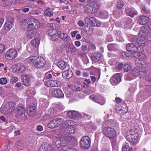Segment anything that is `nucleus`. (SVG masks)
<instances>
[{"label":"nucleus","mask_w":151,"mask_h":151,"mask_svg":"<svg viewBox=\"0 0 151 151\" xmlns=\"http://www.w3.org/2000/svg\"><path fill=\"white\" fill-rule=\"evenodd\" d=\"M84 28V30L86 31H91L93 29V27L91 24L89 23H87L86 25H85Z\"/></svg>","instance_id":"e433bc0d"},{"label":"nucleus","mask_w":151,"mask_h":151,"mask_svg":"<svg viewBox=\"0 0 151 151\" xmlns=\"http://www.w3.org/2000/svg\"><path fill=\"white\" fill-rule=\"evenodd\" d=\"M52 74L50 72H47L45 74V78L46 79H54L55 78V76L54 75L52 76Z\"/></svg>","instance_id":"a19ab883"},{"label":"nucleus","mask_w":151,"mask_h":151,"mask_svg":"<svg viewBox=\"0 0 151 151\" xmlns=\"http://www.w3.org/2000/svg\"><path fill=\"white\" fill-rule=\"evenodd\" d=\"M146 71L143 68H141L139 70V76L142 78H144L146 74Z\"/></svg>","instance_id":"a18cd8bd"},{"label":"nucleus","mask_w":151,"mask_h":151,"mask_svg":"<svg viewBox=\"0 0 151 151\" xmlns=\"http://www.w3.org/2000/svg\"><path fill=\"white\" fill-rule=\"evenodd\" d=\"M149 20L147 17L144 15L140 16L139 17V22L140 24L144 25L149 22Z\"/></svg>","instance_id":"f3484780"},{"label":"nucleus","mask_w":151,"mask_h":151,"mask_svg":"<svg viewBox=\"0 0 151 151\" xmlns=\"http://www.w3.org/2000/svg\"><path fill=\"white\" fill-rule=\"evenodd\" d=\"M15 146L19 150H20L23 148V145L20 140H18L16 142Z\"/></svg>","instance_id":"79ce46f5"},{"label":"nucleus","mask_w":151,"mask_h":151,"mask_svg":"<svg viewBox=\"0 0 151 151\" xmlns=\"http://www.w3.org/2000/svg\"><path fill=\"white\" fill-rule=\"evenodd\" d=\"M132 148L129 147L128 145H125L122 148V151H131Z\"/></svg>","instance_id":"5fc2aeb1"},{"label":"nucleus","mask_w":151,"mask_h":151,"mask_svg":"<svg viewBox=\"0 0 151 151\" xmlns=\"http://www.w3.org/2000/svg\"><path fill=\"white\" fill-rule=\"evenodd\" d=\"M22 84L26 86H28L30 84V82L29 81V78L28 77L26 76H22Z\"/></svg>","instance_id":"5701e85b"},{"label":"nucleus","mask_w":151,"mask_h":151,"mask_svg":"<svg viewBox=\"0 0 151 151\" xmlns=\"http://www.w3.org/2000/svg\"><path fill=\"white\" fill-rule=\"evenodd\" d=\"M144 61L143 60L138 59L135 61V64L137 66V68H139V69L142 68L143 66V63Z\"/></svg>","instance_id":"2f4dec72"},{"label":"nucleus","mask_w":151,"mask_h":151,"mask_svg":"<svg viewBox=\"0 0 151 151\" xmlns=\"http://www.w3.org/2000/svg\"><path fill=\"white\" fill-rule=\"evenodd\" d=\"M97 103L101 105H103L105 103V101L104 98L101 96H99V99Z\"/></svg>","instance_id":"4d7b16f0"},{"label":"nucleus","mask_w":151,"mask_h":151,"mask_svg":"<svg viewBox=\"0 0 151 151\" xmlns=\"http://www.w3.org/2000/svg\"><path fill=\"white\" fill-rule=\"evenodd\" d=\"M91 141L87 136L83 137L80 140L81 147L85 149H88L91 145Z\"/></svg>","instance_id":"20e7f679"},{"label":"nucleus","mask_w":151,"mask_h":151,"mask_svg":"<svg viewBox=\"0 0 151 151\" xmlns=\"http://www.w3.org/2000/svg\"><path fill=\"white\" fill-rule=\"evenodd\" d=\"M2 112L4 114H10L9 109L7 107L6 104L2 109Z\"/></svg>","instance_id":"c03bdc74"},{"label":"nucleus","mask_w":151,"mask_h":151,"mask_svg":"<svg viewBox=\"0 0 151 151\" xmlns=\"http://www.w3.org/2000/svg\"><path fill=\"white\" fill-rule=\"evenodd\" d=\"M56 121L55 119L51 120L47 124L48 127L50 129H54L56 128Z\"/></svg>","instance_id":"393cba45"},{"label":"nucleus","mask_w":151,"mask_h":151,"mask_svg":"<svg viewBox=\"0 0 151 151\" xmlns=\"http://www.w3.org/2000/svg\"><path fill=\"white\" fill-rule=\"evenodd\" d=\"M117 44L115 43H109L107 45V47L109 51H111L116 49L118 47Z\"/></svg>","instance_id":"bb28decb"},{"label":"nucleus","mask_w":151,"mask_h":151,"mask_svg":"<svg viewBox=\"0 0 151 151\" xmlns=\"http://www.w3.org/2000/svg\"><path fill=\"white\" fill-rule=\"evenodd\" d=\"M26 61L28 63L32 64L37 69L42 68L46 64V61L44 58L39 56L30 57L26 59Z\"/></svg>","instance_id":"f257e3e1"},{"label":"nucleus","mask_w":151,"mask_h":151,"mask_svg":"<svg viewBox=\"0 0 151 151\" xmlns=\"http://www.w3.org/2000/svg\"><path fill=\"white\" fill-rule=\"evenodd\" d=\"M17 70L20 73H22L25 70V68L23 64H20L17 66Z\"/></svg>","instance_id":"4c0bfd02"},{"label":"nucleus","mask_w":151,"mask_h":151,"mask_svg":"<svg viewBox=\"0 0 151 151\" xmlns=\"http://www.w3.org/2000/svg\"><path fill=\"white\" fill-rule=\"evenodd\" d=\"M99 7L100 5L98 3L93 1L88 3L86 6L84 11L89 14H94L99 10Z\"/></svg>","instance_id":"7ed1b4c3"},{"label":"nucleus","mask_w":151,"mask_h":151,"mask_svg":"<svg viewBox=\"0 0 151 151\" xmlns=\"http://www.w3.org/2000/svg\"><path fill=\"white\" fill-rule=\"evenodd\" d=\"M142 9L143 12L146 14H148L150 12V10L145 6H143Z\"/></svg>","instance_id":"680f3d73"},{"label":"nucleus","mask_w":151,"mask_h":151,"mask_svg":"<svg viewBox=\"0 0 151 151\" xmlns=\"http://www.w3.org/2000/svg\"><path fill=\"white\" fill-rule=\"evenodd\" d=\"M58 66L61 69L64 70L68 67V64L64 61H61L58 62Z\"/></svg>","instance_id":"b1692460"},{"label":"nucleus","mask_w":151,"mask_h":151,"mask_svg":"<svg viewBox=\"0 0 151 151\" xmlns=\"http://www.w3.org/2000/svg\"><path fill=\"white\" fill-rule=\"evenodd\" d=\"M59 32V33L58 34V37H59L64 41L67 42L70 40V37L66 33L61 31Z\"/></svg>","instance_id":"dca6fc26"},{"label":"nucleus","mask_w":151,"mask_h":151,"mask_svg":"<svg viewBox=\"0 0 151 151\" xmlns=\"http://www.w3.org/2000/svg\"><path fill=\"white\" fill-rule=\"evenodd\" d=\"M109 123L108 121H105L103 122V133L109 139H113L116 135V132L112 128L108 127Z\"/></svg>","instance_id":"f03ea898"},{"label":"nucleus","mask_w":151,"mask_h":151,"mask_svg":"<svg viewBox=\"0 0 151 151\" xmlns=\"http://www.w3.org/2000/svg\"><path fill=\"white\" fill-rule=\"evenodd\" d=\"M11 81L13 83H14L16 82L18 80V78L14 76L13 75H11Z\"/></svg>","instance_id":"052dcab7"},{"label":"nucleus","mask_w":151,"mask_h":151,"mask_svg":"<svg viewBox=\"0 0 151 151\" xmlns=\"http://www.w3.org/2000/svg\"><path fill=\"white\" fill-rule=\"evenodd\" d=\"M52 93L54 96L57 98H62L64 97L63 93L60 89L53 90Z\"/></svg>","instance_id":"2eb2a0df"},{"label":"nucleus","mask_w":151,"mask_h":151,"mask_svg":"<svg viewBox=\"0 0 151 151\" xmlns=\"http://www.w3.org/2000/svg\"><path fill=\"white\" fill-rule=\"evenodd\" d=\"M116 111L120 115L124 114H126L127 111V109L126 110H123L122 109H119L117 110Z\"/></svg>","instance_id":"864d4df0"},{"label":"nucleus","mask_w":151,"mask_h":151,"mask_svg":"<svg viewBox=\"0 0 151 151\" xmlns=\"http://www.w3.org/2000/svg\"><path fill=\"white\" fill-rule=\"evenodd\" d=\"M88 49L91 50H94L96 49L95 45L93 44H90L89 45Z\"/></svg>","instance_id":"0e129e2a"},{"label":"nucleus","mask_w":151,"mask_h":151,"mask_svg":"<svg viewBox=\"0 0 151 151\" xmlns=\"http://www.w3.org/2000/svg\"><path fill=\"white\" fill-rule=\"evenodd\" d=\"M36 107L34 105H29L27 106V112L30 116H33L35 114Z\"/></svg>","instance_id":"9d476101"},{"label":"nucleus","mask_w":151,"mask_h":151,"mask_svg":"<svg viewBox=\"0 0 151 151\" xmlns=\"http://www.w3.org/2000/svg\"><path fill=\"white\" fill-rule=\"evenodd\" d=\"M49 37L50 36H52L53 35L57 33V32L55 30L51 27H50L47 32Z\"/></svg>","instance_id":"c9c22d12"},{"label":"nucleus","mask_w":151,"mask_h":151,"mask_svg":"<svg viewBox=\"0 0 151 151\" xmlns=\"http://www.w3.org/2000/svg\"><path fill=\"white\" fill-rule=\"evenodd\" d=\"M99 96H98L96 95H92L90 96L89 97L90 99L97 103L99 99Z\"/></svg>","instance_id":"ea45409f"},{"label":"nucleus","mask_w":151,"mask_h":151,"mask_svg":"<svg viewBox=\"0 0 151 151\" xmlns=\"http://www.w3.org/2000/svg\"><path fill=\"white\" fill-rule=\"evenodd\" d=\"M7 83V80L6 78H2L0 79V84L1 85H4Z\"/></svg>","instance_id":"6e6d98bb"},{"label":"nucleus","mask_w":151,"mask_h":151,"mask_svg":"<svg viewBox=\"0 0 151 151\" xmlns=\"http://www.w3.org/2000/svg\"><path fill=\"white\" fill-rule=\"evenodd\" d=\"M96 19L94 17H91L90 18V21H91V23L94 25H95V24L96 23Z\"/></svg>","instance_id":"774afa93"},{"label":"nucleus","mask_w":151,"mask_h":151,"mask_svg":"<svg viewBox=\"0 0 151 151\" xmlns=\"http://www.w3.org/2000/svg\"><path fill=\"white\" fill-rule=\"evenodd\" d=\"M50 8H47L45 9V12H44V14L47 17H51L53 15V13L49 11L48 9H50Z\"/></svg>","instance_id":"37998d69"},{"label":"nucleus","mask_w":151,"mask_h":151,"mask_svg":"<svg viewBox=\"0 0 151 151\" xmlns=\"http://www.w3.org/2000/svg\"><path fill=\"white\" fill-rule=\"evenodd\" d=\"M70 121L68 120L66 122H65L64 124L63 125V128L66 129L68 127L71 126Z\"/></svg>","instance_id":"09e8293b"},{"label":"nucleus","mask_w":151,"mask_h":151,"mask_svg":"<svg viewBox=\"0 0 151 151\" xmlns=\"http://www.w3.org/2000/svg\"><path fill=\"white\" fill-rule=\"evenodd\" d=\"M131 66L127 64H125L124 66V69L125 72L128 71L131 69Z\"/></svg>","instance_id":"13d9d810"},{"label":"nucleus","mask_w":151,"mask_h":151,"mask_svg":"<svg viewBox=\"0 0 151 151\" xmlns=\"http://www.w3.org/2000/svg\"><path fill=\"white\" fill-rule=\"evenodd\" d=\"M73 73L70 70H68L64 71L62 74L63 78L69 79L72 77Z\"/></svg>","instance_id":"a211bd4d"},{"label":"nucleus","mask_w":151,"mask_h":151,"mask_svg":"<svg viewBox=\"0 0 151 151\" xmlns=\"http://www.w3.org/2000/svg\"><path fill=\"white\" fill-rule=\"evenodd\" d=\"M78 25L81 27H83L84 26L85 23L83 21L81 20H79L77 22Z\"/></svg>","instance_id":"e2e57ef3"},{"label":"nucleus","mask_w":151,"mask_h":151,"mask_svg":"<svg viewBox=\"0 0 151 151\" xmlns=\"http://www.w3.org/2000/svg\"><path fill=\"white\" fill-rule=\"evenodd\" d=\"M49 38L52 40L53 41L55 40L58 38V35L57 33L55 35H53L52 36H50Z\"/></svg>","instance_id":"bf43d9fd"},{"label":"nucleus","mask_w":151,"mask_h":151,"mask_svg":"<svg viewBox=\"0 0 151 151\" xmlns=\"http://www.w3.org/2000/svg\"><path fill=\"white\" fill-rule=\"evenodd\" d=\"M6 22L9 23H11L12 24H14V18L10 16H7L6 18Z\"/></svg>","instance_id":"603ef678"},{"label":"nucleus","mask_w":151,"mask_h":151,"mask_svg":"<svg viewBox=\"0 0 151 151\" xmlns=\"http://www.w3.org/2000/svg\"><path fill=\"white\" fill-rule=\"evenodd\" d=\"M17 113L20 115L24 114L25 111L24 106L22 104H19L17 106Z\"/></svg>","instance_id":"6ab92c4d"},{"label":"nucleus","mask_w":151,"mask_h":151,"mask_svg":"<svg viewBox=\"0 0 151 151\" xmlns=\"http://www.w3.org/2000/svg\"><path fill=\"white\" fill-rule=\"evenodd\" d=\"M108 14L106 11L100 12L99 13V15L102 19H106L108 17Z\"/></svg>","instance_id":"7c9ffc66"},{"label":"nucleus","mask_w":151,"mask_h":151,"mask_svg":"<svg viewBox=\"0 0 151 151\" xmlns=\"http://www.w3.org/2000/svg\"><path fill=\"white\" fill-rule=\"evenodd\" d=\"M121 78L120 73H116L111 77L110 79V82L113 85H115L121 82Z\"/></svg>","instance_id":"6e6552de"},{"label":"nucleus","mask_w":151,"mask_h":151,"mask_svg":"<svg viewBox=\"0 0 151 151\" xmlns=\"http://www.w3.org/2000/svg\"><path fill=\"white\" fill-rule=\"evenodd\" d=\"M28 30L31 31L37 29L40 26V23L37 19H33L29 21L28 25Z\"/></svg>","instance_id":"39448f33"},{"label":"nucleus","mask_w":151,"mask_h":151,"mask_svg":"<svg viewBox=\"0 0 151 151\" xmlns=\"http://www.w3.org/2000/svg\"><path fill=\"white\" fill-rule=\"evenodd\" d=\"M40 42V40L38 39H33L31 41V43L34 47H38Z\"/></svg>","instance_id":"c85d7f7f"},{"label":"nucleus","mask_w":151,"mask_h":151,"mask_svg":"<svg viewBox=\"0 0 151 151\" xmlns=\"http://www.w3.org/2000/svg\"><path fill=\"white\" fill-rule=\"evenodd\" d=\"M140 48V47L139 46L138 47L134 45V46L133 47H132V51L134 52H138L139 50V48Z\"/></svg>","instance_id":"338daca9"},{"label":"nucleus","mask_w":151,"mask_h":151,"mask_svg":"<svg viewBox=\"0 0 151 151\" xmlns=\"http://www.w3.org/2000/svg\"><path fill=\"white\" fill-rule=\"evenodd\" d=\"M124 4H125L124 1L121 0L118 1L116 3V7L118 9H122Z\"/></svg>","instance_id":"58836bf2"},{"label":"nucleus","mask_w":151,"mask_h":151,"mask_svg":"<svg viewBox=\"0 0 151 151\" xmlns=\"http://www.w3.org/2000/svg\"><path fill=\"white\" fill-rule=\"evenodd\" d=\"M101 54L100 52H96L91 56V58L94 62H97L102 58Z\"/></svg>","instance_id":"f8f14e48"},{"label":"nucleus","mask_w":151,"mask_h":151,"mask_svg":"<svg viewBox=\"0 0 151 151\" xmlns=\"http://www.w3.org/2000/svg\"><path fill=\"white\" fill-rule=\"evenodd\" d=\"M67 114L68 117L70 119H75L79 118L80 116L79 113L75 111H69Z\"/></svg>","instance_id":"9b49d317"},{"label":"nucleus","mask_w":151,"mask_h":151,"mask_svg":"<svg viewBox=\"0 0 151 151\" xmlns=\"http://www.w3.org/2000/svg\"><path fill=\"white\" fill-rule=\"evenodd\" d=\"M29 20L28 19H25L22 21L21 25L23 26V28H25L26 27L28 30V25L29 23Z\"/></svg>","instance_id":"473e14b6"},{"label":"nucleus","mask_w":151,"mask_h":151,"mask_svg":"<svg viewBox=\"0 0 151 151\" xmlns=\"http://www.w3.org/2000/svg\"><path fill=\"white\" fill-rule=\"evenodd\" d=\"M139 33L143 35H145L147 37V38L149 40H151V34L147 30L144 26H142L141 28Z\"/></svg>","instance_id":"4468645a"},{"label":"nucleus","mask_w":151,"mask_h":151,"mask_svg":"<svg viewBox=\"0 0 151 151\" xmlns=\"http://www.w3.org/2000/svg\"><path fill=\"white\" fill-rule=\"evenodd\" d=\"M14 24H12L11 23L6 22L4 25V28L7 30H9L12 27Z\"/></svg>","instance_id":"72a5a7b5"},{"label":"nucleus","mask_w":151,"mask_h":151,"mask_svg":"<svg viewBox=\"0 0 151 151\" xmlns=\"http://www.w3.org/2000/svg\"><path fill=\"white\" fill-rule=\"evenodd\" d=\"M66 142L72 145H74L77 143V140L75 137L73 136H67L66 138Z\"/></svg>","instance_id":"412c9836"},{"label":"nucleus","mask_w":151,"mask_h":151,"mask_svg":"<svg viewBox=\"0 0 151 151\" xmlns=\"http://www.w3.org/2000/svg\"><path fill=\"white\" fill-rule=\"evenodd\" d=\"M6 104L9 109L10 114L12 112L14 111L15 107V104L13 102H10L7 104Z\"/></svg>","instance_id":"a878e982"},{"label":"nucleus","mask_w":151,"mask_h":151,"mask_svg":"<svg viewBox=\"0 0 151 151\" xmlns=\"http://www.w3.org/2000/svg\"><path fill=\"white\" fill-rule=\"evenodd\" d=\"M48 83L49 84V87H58L60 85V82L57 80H54V79H52V80L48 82Z\"/></svg>","instance_id":"4be33fe9"},{"label":"nucleus","mask_w":151,"mask_h":151,"mask_svg":"<svg viewBox=\"0 0 151 151\" xmlns=\"http://www.w3.org/2000/svg\"><path fill=\"white\" fill-rule=\"evenodd\" d=\"M56 121V126L57 127H58L60 125L62 124L63 122V120L62 118H59L55 119Z\"/></svg>","instance_id":"49530a36"},{"label":"nucleus","mask_w":151,"mask_h":151,"mask_svg":"<svg viewBox=\"0 0 151 151\" xmlns=\"http://www.w3.org/2000/svg\"><path fill=\"white\" fill-rule=\"evenodd\" d=\"M35 36V34L33 32L29 31L27 34V37L28 39H32Z\"/></svg>","instance_id":"de8ad7c7"},{"label":"nucleus","mask_w":151,"mask_h":151,"mask_svg":"<svg viewBox=\"0 0 151 151\" xmlns=\"http://www.w3.org/2000/svg\"><path fill=\"white\" fill-rule=\"evenodd\" d=\"M134 46V45L133 43H129L127 45L126 47L127 50L128 52L132 51V49L133 47Z\"/></svg>","instance_id":"3c124183"},{"label":"nucleus","mask_w":151,"mask_h":151,"mask_svg":"<svg viewBox=\"0 0 151 151\" xmlns=\"http://www.w3.org/2000/svg\"><path fill=\"white\" fill-rule=\"evenodd\" d=\"M65 49L66 53L67 54H72L76 53L77 51V49L73 46L72 43H67L64 46Z\"/></svg>","instance_id":"0eeeda50"},{"label":"nucleus","mask_w":151,"mask_h":151,"mask_svg":"<svg viewBox=\"0 0 151 151\" xmlns=\"http://www.w3.org/2000/svg\"><path fill=\"white\" fill-rule=\"evenodd\" d=\"M140 69L138 68H134L131 71V73L134 76H139V74Z\"/></svg>","instance_id":"f704fd0d"},{"label":"nucleus","mask_w":151,"mask_h":151,"mask_svg":"<svg viewBox=\"0 0 151 151\" xmlns=\"http://www.w3.org/2000/svg\"><path fill=\"white\" fill-rule=\"evenodd\" d=\"M65 131L68 134H73L75 132V129L74 127L70 126L66 129Z\"/></svg>","instance_id":"c756f323"},{"label":"nucleus","mask_w":151,"mask_h":151,"mask_svg":"<svg viewBox=\"0 0 151 151\" xmlns=\"http://www.w3.org/2000/svg\"><path fill=\"white\" fill-rule=\"evenodd\" d=\"M122 54L123 57L124 58L129 57L130 56V54L129 53L125 52H123L122 53Z\"/></svg>","instance_id":"69168bd1"},{"label":"nucleus","mask_w":151,"mask_h":151,"mask_svg":"<svg viewBox=\"0 0 151 151\" xmlns=\"http://www.w3.org/2000/svg\"><path fill=\"white\" fill-rule=\"evenodd\" d=\"M17 56V51L16 50L14 49L7 51L5 55V57L6 59L9 60L13 59Z\"/></svg>","instance_id":"423d86ee"},{"label":"nucleus","mask_w":151,"mask_h":151,"mask_svg":"<svg viewBox=\"0 0 151 151\" xmlns=\"http://www.w3.org/2000/svg\"><path fill=\"white\" fill-rule=\"evenodd\" d=\"M136 41L139 45L145 46L147 43V39L143 35L139 36Z\"/></svg>","instance_id":"ddd939ff"},{"label":"nucleus","mask_w":151,"mask_h":151,"mask_svg":"<svg viewBox=\"0 0 151 151\" xmlns=\"http://www.w3.org/2000/svg\"><path fill=\"white\" fill-rule=\"evenodd\" d=\"M53 117V112H51V111L49 110L42 117V119L46 121L51 119Z\"/></svg>","instance_id":"aec40b11"},{"label":"nucleus","mask_w":151,"mask_h":151,"mask_svg":"<svg viewBox=\"0 0 151 151\" xmlns=\"http://www.w3.org/2000/svg\"><path fill=\"white\" fill-rule=\"evenodd\" d=\"M125 12L127 15L132 18L138 14L137 11L132 7H126L125 9Z\"/></svg>","instance_id":"1a4fd4ad"},{"label":"nucleus","mask_w":151,"mask_h":151,"mask_svg":"<svg viewBox=\"0 0 151 151\" xmlns=\"http://www.w3.org/2000/svg\"><path fill=\"white\" fill-rule=\"evenodd\" d=\"M50 148V146L47 144L42 145L39 149V151H47Z\"/></svg>","instance_id":"cd10ccee"},{"label":"nucleus","mask_w":151,"mask_h":151,"mask_svg":"<svg viewBox=\"0 0 151 151\" xmlns=\"http://www.w3.org/2000/svg\"><path fill=\"white\" fill-rule=\"evenodd\" d=\"M82 88V87L81 85L76 83L75 85V86L73 87V89L74 90H76L77 91H79L81 90Z\"/></svg>","instance_id":"8fccbe9b"}]
</instances>
